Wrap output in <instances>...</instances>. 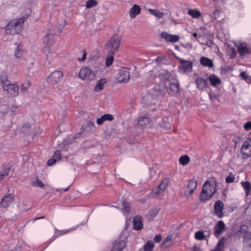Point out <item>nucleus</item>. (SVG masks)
Segmentation results:
<instances>
[{"label":"nucleus","instance_id":"obj_61","mask_svg":"<svg viewBox=\"0 0 251 251\" xmlns=\"http://www.w3.org/2000/svg\"><path fill=\"white\" fill-rule=\"evenodd\" d=\"M243 251H251V247L245 245Z\"/></svg>","mask_w":251,"mask_h":251},{"label":"nucleus","instance_id":"obj_25","mask_svg":"<svg viewBox=\"0 0 251 251\" xmlns=\"http://www.w3.org/2000/svg\"><path fill=\"white\" fill-rule=\"evenodd\" d=\"M140 7L137 5L134 4L129 10V16L131 19L135 18L137 15L141 13Z\"/></svg>","mask_w":251,"mask_h":251},{"label":"nucleus","instance_id":"obj_20","mask_svg":"<svg viewBox=\"0 0 251 251\" xmlns=\"http://www.w3.org/2000/svg\"><path fill=\"white\" fill-rule=\"evenodd\" d=\"M197 88L201 91H203L206 88L208 87V82L205 79L201 77H197L196 80Z\"/></svg>","mask_w":251,"mask_h":251},{"label":"nucleus","instance_id":"obj_16","mask_svg":"<svg viewBox=\"0 0 251 251\" xmlns=\"http://www.w3.org/2000/svg\"><path fill=\"white\" fill-rule=\"evenodd\" d=\"M224 203L220 201H217L214 204V212L215 214L220 218L223 217Z\"/></svg>","mask_w":251,"mask_h":251},{"label":"nucleus","instance_id":"obj_32","mask_svg":"<svg viewBox=\"0 0 251 251\" xmlns=\"http://www.w3.org/2000/svg\"><path fill=\"white\" fill-rule=\"evenodd\" d=\"M107 82L105 78L100 79L95 87L94 90L96 92H99L103 89V85Z\"/></svg>","mask_w":251,"mask_h":251},{"label":"nucleus","instance_id":"obj_17","mask_svg":"<svg viewBox=\"0 0 251 251\" xmlns=\"http://www.w3.org/2000/svg\"><path fill=\"white\" fill-rule=\"evenodd\" d=\"M226 227L225 224L223 221H219L214 226V235L216 237L219 236L224 231Z\"/></svg>","mask_w":251,"mask_h":251},{"label":"nucleus","instance_id":"obj_47","mask_svg":"<svg viewBox=\"0 0 251 251\" xmlns=\"http://www.w3.org/2000/svg\"><path fill=\"white\" fill-rule=\"evenodd\" d=\"M62 155L60 151H56L53 154V157L56 159V160H59L61 159Z\"/></svg>","mask_w":251,"mask_h":251},{"label":"nucleus","instance_id":"obj_39","mask_svg":"<svg viewBox=\"0 0 251 251\" xmlns=\"http://www.w3.org/2000/svg\"><path fill=\"white\" fill-rule=\"evenodd\" d=\"M188 14L192 18L195 19L199 18L201 15V12L195 9L189 10L188 11Z\"/></svg>","mask_w":251,"mask_h":251},{"label":"nucleus","instance_id":"obj_37","mask_svg":"<svg viewBox=\"0 0 251 251\" xmlns=\"http://www.w3.org/2000/svg\"><path fill=\"white\" fill-rule=\"evenodd\" d=\"M242 186L245 190V193L247 196L249 195L251 192V184L249 182H242Z\"/></svg>","mask_w":251,"mask_h":251},{"label":"nucleus","instance_id":"obj_10","mask_svg":"<svg viewBox=\"0 0 251 251\" xmlns=\"http://www.w3.org/2000/svg\"><path fill=\"white\" fill-rule=\"evenodd\" d=\"M129 78V72L127 70H121L117 75V81L118 83L127 82Z\"/></svg>","mask_w":251,"mask_h":251},{"label":"nucleus","instance_id":"obj_7","mask_svg":"<svg viewBox=\"0 0 251 251\" xmlns=\"http://www.w3.org/2000/svg\"><path fill=\"white\" fill-rule=\"evenodd\" d=\"M176 59L179 62L178 70L181 73H190L192 70L193 63L191 61H186L177 57Z\"/></svg>","mask_w":251,"mask_h":251},{"label":"nucleus","instance_id":"obj_18","mask_svg":"<svg viewBox=\"0 0 251 251\" xmlns=\"http://www.w3.org/2000/svg\"><path fill=\"white\" fill-rule=\"evenodd\" d=\"M169 180L167 178L164 179L162 182L155 188L154 193L159 195L164 191L168 187Z\"/></svg>","mask_w":251,"mask_h":251},{"label":"nucleus","instance_id":"obj_45","mask_svg":"<svg viewBox=\"0 0 251 251\" xmlns=\"http://www.w3.org/2000/svg\"><path fill=\"white\" fill-rule=\"evenodd\" d=\"M98 5V2L96 0H88L86 2V7L87 8H91L93 6H96Z\"/></svg>","mask_w":251,"mask_h":251},{"label":"nucleus","instance_id":"obj_60","mask_svg":"<svg viewBox=\"0 0 251 251\" xmlns=\"http://www.w3.org/2000/svg\"><path fill=\"white\" fill-rule=\"evenodd\" d=\"M192 35H193V37H194V38H196V39H197V38H200V37H201V34H198L197 33H196V32H194V33H193L192 34Z\"/></svg>","mask_w":251,"mask_h":251},{"label":"nucleus","instance_id":"obj_19","mask_svg":"<svg viewBox=\"0 0 251 251\" xmlns=\"http://www.w3.org/2000/svg\"><path fill=\"white\" fill-rule=\"evenodd\" d=\"M197 187V181L195 179H191L187 185V189L189 190L188 193L187 191L185 192V194L187 196H190L194 192Z\"/></svg>","mask_w":251,"mask_h":251},{"label":"nucleus","instance_id":"obj_57","mask_svg":"<svg viewBox=\"0 0 251 251\" xmlns=\"http://www.w3.org/2000/svg\"><path fill=\"white\" fill-rule=\"evenodd\" d=\"M54 235L51 238H53L54 240H55L57 238V237L59 236V235H58V231H59V230L57 229L56 227H54Z\"/></svg>","mask_w":251,"mask_h":251},{"label":"nucleus","instance_id":"obj_35","mask_svg":"<svg viewBox=\"0 0 251 251\" xmlns=\"http://www.w3.org/2000/svg\"><path fill=\"white\" fill-rule=\"evenodd\" d=\"M208 94L210 100L212 102H214L216 100H219L220 95L218 93H215L212 91H210Z\"/></svg>","mask_w":251,"mask_h":251},{"label":"nucleus","instance_id":"obj_33","mask_svg":"<svg viewBox=\"0 0 251 251\" xmlns=\"http://www.w3.org/2000/svg\"><path fill=\"white\" fill-rule=\"evenodd\" d=\"M31 86V82L28 80H25L22 84L21 87V92L22 93L25 94L27 92V89Z\"/></svg>","mask_w":251,"mask_h":251},{"label":"nucleus","instance_id":"obj_48","mask_svg":"<svg viewBox=\"0 0 251 251\" xmlns=\"http://www.w3.org/2000/svg\"><path fill=\"white\" fill-rule=\"evenodd\" d=\"M171 240V238L168 236L163 241V242L161 244V247H164L165 246V248H167L170 246V245H166V243L169 241H170Z\"/></svg>","mask_w":251,"mask_h":251},{"label":"nucleus","instance_id":"obj_15","mask_svg":"<svg viewBox=\"0 0 251 251\" xmlns=\"http://www.w3.org/2000/svg\"><path fill=\"white\" fill-rule=\"evenodd\" d=\"M158 77H159L160 80L164 83L167 82H171L175 79L172 74L170 73L168 70H164L159 75Z\"/></svg>","mask_w":251,"mask_h":251},{"label":"nucleus","instance_id":"obj_59","mask_svg":"<svg viewBox=\"0 0 251 251\" xmlns=\"http://www.w3.org/2000/svg\"><path fill=\"white\" fill-rule=\"evenodd\" d=\"M54 240L52 238H50L48 241L45 243L46 248L50 244H51Z\"/></svg>","mask_w":251,"mask_h":251},{"label":"nucleus","instance_id":"obj_30","mask_svg":"<svg viewBox=\"0 0 251 251\" xmlns=\"http://www.w3.org/2000/svg\"><path fill=\"white\" fill-rule=\"evenodd\" d=\"M150 122V119L149 118L147 117H141L138 118L136 125L143 126L149 124Z\"/></svg>","mask_w":251,"mask_h":251},{"label":"nucleus","instance_id":"obj_64","mask_svg":"<svg viewBox=\"0 0 251 251\" xmlns=\"http://www.w3.org/2000/svg\"><path fill=\"white\" fill-rule=\"evenodd\" d=\"M162 91L159 90L158 93V95H157V96L158 97L159 99H162L163 98V94H162Z\"/></svg>","mask_w":251,"mask_h":251},{"label":"nucleus","instance_id":"obj_31","mask_svg":"<svg viewBox=\"0 0 251 251\" xmlns=\"http://www.w3.org/2000/svg\"><path fill=\"white\" fill-rule=\"evenodd\" d=\"M24 54V50L22 46L18 45L15 51V56L16 58L21 59Z\"/></svg>","mask_w":251,"mask_h":251},{"label":"nucleus","instance_id":"obj_5","mask_svg":"<svg viewBox=\"0 0 251 251\" xmlns=\"http://www.w3.org/2000/svg\"><path fill=\"white\" fill-rule=\"evenodd\" d=\"M121 44V40L117 35L112 36L106 44L110 53L115 54L118 50Z\"/></svg>","mask_w":251,"mask_h":251},{"label":"nucleus","instance_id":"obj_52","mask_svg":"<svg viewBox=\"0 0 251 251\" xmlns=\"http://www.w3.org/2000/svg\"><path fill=\"white\" fill-rule=\"evenodd\" d=\"M241 139V138L239 136H236L233 137V138L232 139V141L235 143V147H236L237 144L240 142Z\"/></svg>","mask_w":251,"mask_h":251},{"label":"nucleus","instance_id":"obj_12","mask_svg":"<svg viewBox=\"0 0 251 251\" xmlns=\"http://www.w3.org/2000/svg\"><path fill=\"white\" fill-rule=\"evenodd\" d=\"M241 152L243 154L244 159H247L251 157V145L248 142H244L241 149Z\"/></svg>","mask_w":251,"mask_h":251},{"label":"nucleus","instance_id":"obj_62","mask_svg":"<svg viewBox=\"0 0 251 251\" xmlns=\"http://www.w3.org/2000/svg\"><path fill=\"white\" fill-rule=\"evenodd\" d=\"M4 107H5L4 110L2 111V109H0V112L3 114H5L8 112L9 108L6 105H4Z\"/></svg>","mask_w":251,"mask_h":251},{"label":"nucleus","instance_id":"obj_29","mask_svg":"<svg viewBox=\"0 0 251 251\" xmlns=\"http://www.w3.org/2000/svg\"><path fill=\"white\" fill-rule=\"evenodd\" d=\"M244 245L251 247V232L250 231L242 232Z\"/></svg>","mask_w":251,"mask_h":251},{"label":"nucleus","instance_id":"obj_36","mask_svg":"<svg viewBox=\"0 0 251 251\" xmlns=\"http://www.w3.org/2000/svg\"><path fill=\"white\" fill-rule=\"evenodd\" d=\"M31 185L33 187L44 188L45 184L37 177L35 180L31 181Z\"/></svg>","mask_w":251,"mask_h":251},{"label":"nucleus","instance_id":"obj_6","mask_svg":"<svg viewBox=\"0 0 251 251\" xmlns=\"http://www.w3.org/2000/svg\"><path fill=\"white\" fill-rule=\"evenodd\" d=\"M96 75V72L92 71L88 67H83L79 72V77L82 80H93Z\"/></svg>","mask_w":251,"mask_h":251},{"label":"nucleus","instance_id":"obj_11","mask_svg":"<svg viewBox=\"0 0 251 251\" xmlns=\"http://www.w3.org/2000/svg\"><path fill=\"white\" fill-rule=\"evenodd\" d=\"M237 51L241 57L251 53V50L248 47L247 44L246 42L240 43L237 46Z\"/></svg>","mask_w":251,"mask_h":251},{"label":"nucleus","instance_id":"obj_42","mask_svg":"<svg viewBox=\"0 0 251 251\" xmlns=\"http://www.w3.org/2000/svg\"><path fill=\"white\" fill-rule=\"evenodd\" d=\"M154 245V243L152 241H148L144 246V251H152Z\"/></svg>","mask_w":251,"mask_h":251},{"label":"nucleus","instance_id":"obj_44","mask_svg":"<svg viewBox=\"0 0 251 251\" xmlns=\"http://www.w3.org/2000/svg\"><path fill=\"white\" fill-rule=\"evenodd\" d=\"M195 238L199 240H202L205 239V235L202 231H199L195 233Z\"/></svg>","mask_w":251,"mask_h":251},{"label":"nucleus","instance_id":"obj_4","mask_svg":"<svg viewBox=\"0 0 251 251\" xmlns=\"http://www.w3.org/2000/svg\"><path fill=\"white\" fill-rule=\"evenodd\" d=\"M15 200V195L14 194L8 193L3 196L0 201V211L2 213L6 212Z\"/></svg>","mask_w":251,"mask_h":251},{"label":"nucleus","instance_id":"obj_43","mask_svg":"<svg viewBox=\"0 0 251 251\" xmlns=\"http://www.w3.org/2000/svg\"><path fill=\"white\" fill-rule=\"evenodd\" d=\"M84 224L83 223H81V224H78L76 226H74L72 229L70 228V229L62 230H59V231H58V235H59V236H60V235H61L65 234V233H68V232H69L70 231H71L75 229L77 227H78L80 226H82V225H83Z\"/></svg>","mask_w":251,"mask_h":251},{"label":"nucleus","instance_id":"obj_8","mask_svg":"<svg viewBox=\"0 0 251 251\" xmlns=\"http://www.w3.org/2000/svg\"><path fill=\"white\" fill-rule=\"evenodd\" d=\"M63 73L60 71H55L48 77V81L53 85H56L62 78Z\"/></svg>","mask_w":251,"mask_h":251},{"label":"nucleus","instance_id":"obj_26","mask_svg":"<svg viewBox=\"0 0 251 251\" xmlns=\"http://www.w3.org/2000/svg\"><path fill=\"white\" fill-rule=\"evenodd\" d=\"M208 79L211 85L216 87L218 84H220L222 81L215 74H211L208 76Z\"/></svg>","mask_w":251,"mask_h":251},{"label":"nucleus","instance_id":"obj_63","mask_svg":"<svg viewBox=\"0 0 251 251\" xmlns=\"http://www.w3.org/2000/svg\"><path fill=\"white\" fill-rule=\"evenodd\" d=\"M23 129H27L28 130H29L31 128V126L29 124H25L23 126Z\"/></svg>","mask_w":251,"mask_h":251},{"label":"nucleus","instance_id":"obj_2","mask_svg":"<svg viewBox=\"0 0 251 251\" xmlns=\"http://www.w3.org/2000/svg\"><path fill=\"white\" fill-rule=\"evenodd\" d=\"M26 17H22L18 20H11L5 26V32L7 34H18L23 29V25Z\"/></svg>","mask_w":251,"mask_h":251},{"label":"nucleus","instance_id":"obj_27","mask_svg":"<svg viewBox=\"0 0 251 251\" xmlns=\"http://www.w3.org/2000/svg\"><path fill=\"white\" fill-rule=\"evenodd\" d=\"M200 63L203 66L209 68H212L214 66L212 60L204 56H202L201 58Z\"/></svg>","mask_w":251,"mask_h":251},{"label":"nucleus","instance_id":"obj_55","mask_svg":"<svg viewBox=\"0 0 251 251\" xmlns=\"http://www.w3.org/2000/svg\"><path fill=\"white\" fill-rule=\"evenodd\" d=\"M86 56H87V52L85 50H83L82 57L81 58H78L77 59V60L80 61H84L86 59Z\"/></svg>","mask_w":251,"mask_h":251},{"label":"nucleus","instance_id":"obj_24","mask_svg":"<svg viewBox=\"0 0 251 251\" xmlns=\"http://www.w3.org/2000/svg\"><path fill=\"white\" fill-rule=\"evenodd\" d=\"M96 126L93 122L88 121L84 124L81 127V129L87 132L95 130Z\"/></svg>","mask_w":251,"mask_h":251},{"label":"nucleus","instance_id":"obj_56","mask_svg":"<svg viewBox=\"0 0 251 251\" xmlns=\"http://www.w3.org/2000/svg\"><path fill=\"white\" fill-rule=\"evenodd\" d=\"M245 130H249L251 129V122H247L244 126Z\"/></svg>","mask_w":251,"mask_h":251},{"label":"nucleus","instance_id":"obj_40","mask_svg":"<svg viewBox=\"0 0 251 251\" xmlns=\"http://www.w3.org/2000/svg\"><path fill=\"white\" fill-rule=\"evenodd\" d=\"M114 54L110 53V52H108V56L106 57L105 61L106 66L109 67L112 64L114 61Z\"/></svg>","mask_w":251,"mask_h":251},{"label":"nucleus","instance_id":"obj_46","mask_svg":"<svg viewBox=\"0 0 251 251\" xmlns=\"http://www.w3.org/2000/svg\"><path fill=\"white\" fill-rule=\"evenodd\" d=\"M225 244V238H222L221 239H220L217 243V245H216V247L215 248V250H216L217 251H218V250L220 249V247L221 246H223Z\"/></svg>","mask_w":251,"mask_h":251},{"label":"nucleus","instance_id":"obj_3","mask_svg":"<svg viewBox=\"0 0 251 251\" xmlns=\"http://www.w3.org/2000/svg\"><path fill=\"white\" fill-rule=\"evenodd\" d=\"M54 36L53 34L48 33L44 39V42L46 45L44 48L45 51L47 52V60H49L50 62L52 58L56 56V54L52 52L51 49L53 43Z\"/></svg>","mask_w":251,"mask_h":251},{"label":"nucleus","instance_id":"obj_9","mask_svg":"<svg viewBox=\"0 0 251 251\" xmlns=\"http://www.w3.org/2000/svg\"><path fill=\"white\" fill-rule=\"evenodd\" d=\"M3 89L4 91L7 92L8 95L10 97L17 96L19 92V86L16 84H10L7 86H5V88Z\"/></svg>","mask_w":251,"mask_h":251},{"label":"nucleus","instance_id":"obj_34","mask_svg":"<svg viewBox=\"0 0 251 251\" xmlns=\"http://www.w3.org/2000/svg\"><path fill=\"white\" fill-rule=\"evenodd\" d=\"M0 82L3 88H5V86H7L9 85L11 83L9 80L8 79L7 76L3 74L0 75Z\"/></svg>","mask_w":251,"mask_h":251},{"label":"nucleus","instance_id":"obj_1","mask_svg":"<svg viewBox=\"0 0 251 251\" xmlns=\"http://www.w3.org/2000/svg\"><path fill=\"white\" fill-rule=\"evenodd\" d=\"M217 183H209L208 181H206L202 186V190L200 195V200L201 201L206 202L209 200L215 193Z\"/></svg>","mask_w":251,"mask_h":251},{"label":"nucleus","instance_id":"obj_58","mask_svg":"<svg viewBox=\"0 0 251 251\" xmlns=\"http://www.w3.org/2000/svg\"><path fill=\"white\" fill-rule=\"evenodd\" d=\"M104 122V120L102 116L100 118H98L97 120V123L98 125H102Z\"/></svg>","mask_w":251,"mask_h":251},{"label":"nucleus","instance_id":"obj_50","mask_svg":"<svg viewBox=\"0 0 251 251\" xmlns=\"http://www.w3.org/2000/svg\"><path fill=\"white\" fill-rule=\"evenodd\" d=\"M102 117L104 118V121H111L113 119V116L110 114H104V115H102Z\"/></svg>","mask_w":251,"mask_h":251},{"label":"nucleus","instance_id":"obj_13","mask_svg":"<svg viewBox=\"0 0 251 251\" xmlns=\"http://www.w3.org/2000/svg\"><path fill=\"white\" fill-rule=\"evenodd\" d=\"M160 37L164 39L166 42L175 43L178 41L179 37L177 35H172L167 32H162L160 34Z\"/></svg>","mask_w":251,"mask_h":251},{"label":"nucleus","instance_id":"obj_21","mask_svg":"<svg viewBox=\"0 0 251 251\" xmlns=\"http://www.w3.org/2000/svg\"><path fill=\"white\" fill-rule=\"evenodd\" d=\"M142 218L140 216H135L133 220V229L136 230H140L143 228V225Z\"/></svg>","mask_w":251,"mask_h":251},{"label":"nucleus","instance_id":"obj_41","mask_svg":"<svg viewBox=\"0 0 251 251\" xmlns=\"http://www.w3.org/2000/svg\"><path fill=\"white\" fill-rule=\"evenodd\" d=\"M240 76L242 79L245 80L248 84L251 83V77L246 72H242L240 73Z\"/></svg>","mask_w":251,"mask_h":251},{"label":"nucleus","instance_id":"obj_28","mask_svg":"<svg viewBox=\"0 0 251 251\" xmlns=\"http://www.w3.org/2000/svg\"><path fill=\"white\" fill-rule=\"evenodd\" d=\"M122 205L123 208L122 209V213L125 215H128L130 211V204L126 200L122 201Z\"/></svg>","mask_w":251,"mask_h":251},{"label":"nucleus","instance_id":"obj_23","mask_svg":"<svg viewBox=\"0 0 251 251\" xmlns=\"http://www.w3.org/2000/svg\"><path fill=\"white\" fill-rule=\"evenodd\" d=\"M126 246V242L121 239L116 240L113 243L112 250L114 251H122Z\"/></svg>","mask_w":251,"mask_h":251},{"label":"nucleus","instance_id":"obj_38","mask_svg":"<svg viewBox=\"0 0 251 251\" xmlns=\"http://www.w3.org/2000/svg\"><path fill=\"white\" fill-rule=\"evenodd\" d=\"M190 160V157L187 155L181 156L179 159V163L183 166L188 164Z\"/></svg>","mask_w":251,"mask_h":251},{"label":"nucleus","instance_id":"obj_49","mask_svg":"<svg viewBox=\"0 0 251 251\" xmlns=\"http://www.w3.org/2000/svg\"><path fill=\"white\" fill-rule=\"evenodd\" d=\"M235 180V177L233 175H230L226 178V182L227 183H232Z\"/></svg>","mask_w":251,"mask_h":251},{"label":"nucleus","instance_id":"obj_54","mask_svg":"<svg viewBox=\"0 0 251 251\" xmlns=\"http://www.w3.org/2000/svg\"><path fill=\"white\" fill-rule=\"evenodd\" d=\"M154 241L156 243H159L162 240V236L160 234H157L154 237Z\"/></svg>","mask_w":251,"mask_h":251},{"label":"nucleus","instance_id":"obj_14","mask_svg":"<svg viewBox=\"0 0 251 251\" xmlns=\"http://www.w3.org/2000/svg\"><path fill=\"white\" fill-rule=\"evenodd\" d=\"M169 91L170 95L175 96L180 95L179 81L176 80V82H170Z\"/></svg>","mask_w":251,"mask_h":251},{"label":"nucleus","instance_id":"obj_22","mask_svg":"<svg viewBox=\"0 0 251 251\" xmlns=\"http://www.w3.org/2000/svg\"><path fill=\"white\" fill-rule=\"evenodd\" d=\"M11 167L9 165H2L0 169V182L7 176L10 172Z\"/></svg>","mask_w":251,"mask_h":251},{"label":"nucleus","instance_id":"obj_51","mask_svg":"<svg viewBox=\"0 0 251 251\" xmlns=\"http://www.w3.org/2000/svg\"><path fill=\"white\" fill-rule=\"evenodd\" d=\"M166 60V57L165 56H157L155 59L157 63Z\"/></svg>","mask_w":251,"mask_h":251},{"label":"nucleus","instance_id":"obj_53","mask_svg":"<svg viewBox=\"0 0 251 251\" xmlns=\"http://www.w3.org/2000/svg\"><path fill=\"white\" fill-rule=\"evenodd\" d=\"M56 162V159H54V158H52L50 159L48 161L47 164H48V166H52L54 164H55Z\"/></svg>","mask_w":251,"mask_h":251}]
</instances>
